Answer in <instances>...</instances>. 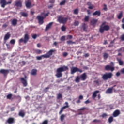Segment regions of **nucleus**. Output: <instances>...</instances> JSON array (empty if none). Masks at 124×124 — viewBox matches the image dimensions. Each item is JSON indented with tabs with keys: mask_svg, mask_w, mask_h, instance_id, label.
<instances>
[{
	"mask_svg": "<svg viewBox=\"0 0 124 124\" xmlns=\"http://www.w3.org/2000/svg\"><path fill=\"white\" fill-rule=\"evenodd\" d=\"M66 70H68V67L66 66H63V67L58 68L56 70L57 73L55 75V76L58 78L62 77V72L66 71Z\"/></svg>",
	"mask_w": 124,
	"mask_h": 124,
	"instance_id": "f257e3e1",
	"label": "nucleus"
},
{
	"mask_svg": "<svg viewBox=\"0 0 124 124\" xmlns=\"http://www.w3.org/2000/svg\"><path fill=\"white\" fill-rule=\"evenodd\" d=\"M29 40H30V36L28 33H26L24 35V38H20L18 42L19 44H21V43H23L24 44H27V43H28V41H29Z\"/></svg>",
	"mask_w": 124,
	"mask_h": 124,
	"instance_id": "f03ea898",
	"label": "nucleus"
},
{
	"mask_svg": "<svg viewBox=\"0 0 124 124\" xmlns=\"http://www.w3.org/2000/svg\"><path fill=\"white\" fill-rule=\"evenodd\" d=\"M68 20V18L63 17L61 15L58 16L57 21L60 24H65Z\"/></svg>",
	"mask_w": 124,
	"mask_h": 124,
	"instance_id": "7ed1b4c3",
	"label": "nucleus"
},
{
	"mask_svg": "<svg viewBox=\"0 0 124 124\" xmlns=\"http://www.w3.org/2000/svg\"><path fill=\"white\" fill-rule=\"evenodd\" d=\"M112 76V73H106L102 75V78L104 81H107L108 79H111Z\"/></svg>",
	"mask_w": 124,
	"mask_h": 124,
	"instance_id": "20e7f679",
	"label": "nucleus"
},
{
	"mask_svg": "<svg viewBox=\"0 0 124 124\" xmlns=\"http://www.w3.org/2000/svg\"><path fill=\"white\" fill-rule=\"evenodd\" d=\"M110 30V26L108 25H106L103 26H100L99 32L100 33H103L104 32V31H108Z\"/></svg>",
	"mask_w": 124,
	"mask_h": 124,
	"instance_id": "39448f33",
	"label": "nucleus"
},
{
	"mask_svg": "<svg viewBox=\"0 0 124 124\" xmlns=\"http://www.w3.org/2000/svg\"><path fill=\"white\" fill-rule=\"evenodd\" d=\"M20 80L23 84L24 87H27L28 86V81H27V76L25 75L24 78H20Z\"/></svg>",
	"mask_w": 124,
	"mask_h": 124,
	"instance_id": "423d86ee",
	"label": "nucleus"
},
{
	"mask_svg": "<svg viewBox=\"0 0 124 124\" xmlns=\"http://www.w3.org/2000/svg\"><path fill=\"white\" fill-rule=\"evenodd\" d=\"M12 2V1L6 2V0H0V3L1 4V7H2L3 8H4L6 5H7V4H11Z\"/></svg>",
	"mask_w": 124,
	"mask_h": 124,
	"instance_id": "0eeeda50",
	"label": "nucleus"
},
{
	"mask_svg": "<svg viewBox=\"0 0 124 124\" xmlns=\"http://www.w3.org/2000/svg\"><path fill=\"white\" fill-rule=\"evenodd\" d=\"M77 72H80V73H82V72H83V70L79 69L78 67H73L71 69V74H74V73H75Z\"/></svg>",
	"mask_w": 124,
	"mask_h": 124,
	"instance_id": "6e6552de",
	"label": "nucleus"
},
{
	"mask_svg": "<svg viewBox=\"0 0 124 124\" xmlns=\"http://www.w3.org/2000/svg\"><path fill=\"white\" fill-rule=\"evenodd\" d=\"M65 105L63 106V107L61 108V110L59 112V115L62 114V113L63 112V110H64V109H66V108H69V105H68V102H66L64 103Z\"/></svg>",
	"mask_w": 124,
	"mask_h": 124,
	"instance_id": "1a4fd4ad",
	"label": "nucleus"
},
{
	"mask_svg": "<svg viewBox=\"0 0 124 124\" xmlns=\"http://www.w3.org/2000/svg\"><path fill=\"white\" fill-rule=\"evenodd\" d=\"M55 50L54 49H50L46 54H45V56L46 57V59H47L48 58H50L52 55H53V53L55 52Z\"/></svg>",
	"mask_w": 124,
	"mask_h": 124,
	"instance_id": "9d476101",
	"label": "nucleus"
},
{
	"mask_svg": "<svg viewBox=\"0 0 124 124\" xmlns=\"http://www.w3.org/2000/svg\"><path fill=\"white\" fill-rule=\"evenodd\" d=\"M105 69L107 71H109V70H110L111 72H113V71L115 70V68L114 67H112V66L110 65H107L105 66Z\"/></svg>",
	"mask_w": 124,
	"mask_h": 124,
	"instance_id": "9b49d317",
	"label": "nucleus"
},
{
	"mask_svg": "<svg viewBox=\"0 0 124 124\" xmlns=\"http://www.w3.org/2000/svg\"><path fill=\"white\" fill-rule=\"evenodd\" d=\"M37 19L38 20V23L39 25H42L44 22L43 20H44V17L43 16H38L37 17Z\"/></svg>",
	"mask_w": 124,
	"mask_h": 124,
	"instance_id": "f8f14e48",
	"label": "nucleus"
},
{
	"mask_svg": "<svg viewBox=\"0 0 124 124\" xmlns=\"http://www.w3.org/2000/svg\"><path fill=\"white\" fill-rule=\"evenodd\" d=\"M98 21V20L93 18L90 21V25H91V26H93V27H95L96 25V23H97Z\"/></svg>",
	"mask_w": 124,
	"mask_h": 124,
	"instance_id": "ddd939ff",
	"label": "nucleus"
},
{
	"mask_svg": "<svg viewBox=\"0 0 124 124\" xmlns=\"http://www.w3.org/2000/svg\"><path fill=\"white\" fill-rule=\"evenodd\" d=\"M0 73L3 74L4 76H6L9 73V70L2 69L0 70Z\"/></svg>",
	"mask_w": 124,
	"mask_h": 124,
	"instance_id": "4468645a",
	"label": "nucleus"
},
{
	"mask_svg": "<svg viewBox=\"0 0 124 124\" xmlns=\"http://www.w3.org/2000/svg\"><path fill=\"white\" fill-rule=\"evenodd\" d=\"M81 29L83 30L84 31H87L88 30V25L86 24L85 23H82Z\"/></svg>",
	"mask_w": 124,
	"mask_h": 124,
	"instance_id": "2eb2a0df",
	"label": "nucleus"
},
{
	"mask_svg": "<svg viewBox=\"0 0 124 124\" xmlns=\"http://www.w3.org/2000/svg\"><path fill=\"white\" fill-rule=\"evenodd\" d=\"M17 23H18V20L16 18H14L11 21V24L14 27H16V26H17Z\"/></svg>",
	"mask_w": 124,
	"mask_h": 124,
	"instance_id": "dca6fc26",
	"label": "nucleus"
},
{
	"mask_svg": "<svg viewBox=\"0 0 124 124\" xmlns=\"http://www.w3.org/2000/svg\"><path fill=\"white\" fill-rule=\"evenodd\" d=\"M80 77L82 81H86V79H87V73H84L82 74Z\"/></svg>",
	"mask_w": 124,
	"mask_h": 124,
	"instance_id": "f3484780",
	"label": "nucleus"
},
{
	"mask_svg": "<svg viewBox=\"0 0 124 124\" xmlns=\"http://www.w3.org/2000/svg\"><path fill=\"white\" fill-rule=\"evenodd\" d=\"M101 15V12L100 11H96L93 14V16H97L98 17H99Z\"/></svg>",
	"mask_w": 124,
	"mask_h": 124,
	"instance_id": "a211bd4d",
	"label": "nucleus"
},
{
	"mask_svg": "<svg viewBox=\"0 0 124 124\" xmlns=\"http://www.w3.org/2000/svg\"><path fill=\"white\" fill-rule=\"evenodd\" d=\"M26 115L25 111L23 110H20L19 112L18 113V116L19 117H21L22 118H24Z\"/></svg>",
	"mask_w": 124,
	"mask_h": 124,
	"instance_id": "6ab92c4d",
	"label": "nucleus"
},
{
	"mask_svg": "<svg viewBox=\"0 0 124 124\" xmlns=\"http://www.w3.org/2000/svg\"><path fill=\"white\" fill-rule=\"evenodd\" d=\"M53 22H50L48 24H47V25L46 27L45 31H47L48 30H49V29H51V28H52V26H53Z\"/></svg>",
	"mask_w": 124,
	"mask_h": 124,
	"instance_id": "aec40b11",
	"label": "nucleus"
},
{
	"mask_svg": "<svg viewBox=\"0 0 124 124\" xmlns=\"http://www.w3.org/2000/svg\"><path fill=\"white\" fill-rule=\"evenodd\" d=\"M31 75H32L33 76H35V75H37V70L36 69H33L31 70Z\"/></svg>",
	"mask_w": 124,
	"mask_h": 124,
	"instance_id": "412c9836",
	"label": "nucleus"
},
{
	"mask_svg": "<svg viewBox=\"0 0 124 124\" xmlns=\"http://www.w3.org/2000/svg\"><path fill=\"white\" fill-rule=\"evenodd\" d=\"M86 4L89 6L88 7L89 9H93L94 6H93V5L92 4V2H88Z\"/></svg>",
	"mask_w": 124,
	"mask_h": 124,
	"instance_id": "4be33fe9",
	"label": "nucleus"
},
{
	"mask_svg": "<svg viewBox=\"0 0 124 124\" xmlns=\"http://www.w3.org/2000/svg\"><path fill=\"white\" fill-rule=\"evenodd\" d=\"M106 93L109 94L113 93V87L108 89L106 91Z\"/></svg>",
	"mask_w": 124,
	"mask_h": 124,
	"instance_id": "5701e85b",
	"label": "nucleus"
},
{
	"mask_svg": "<svg viewBox=\"0 0 124 124\" xmlns=\"http://www.w3.org/2000/svg\"><path fill=\"white\" fill-rule=\"evenodd\" d=\"M120 114H121L120 110H116L113 112V117L116 118V117H118V116H119V115H120Z\"/></svg>",
	"mask_w": 124,
	"mask_h": 124,
	"instance_id": "b1692460",
	"label": "nucleus"
},
{
	"mask_svg": "<svg viewBox=\"0 0 124 124\" xmlns=\"http://www.w3.org/2000/svg\"><path fill=\"white\" fill-rule=\"evenodd\" d=\"M10 33L7 32L6 34L5 35V36L4 37V40H5V41H6V40H8V39L10 38Z\"/></svg>",
	"mask_w": 124,
	"mask_h": 124,
	"instance_id": "393cba45",
	"label": "nucleus"
},
{
	"mask_svg": "<svg viewBox=\"0 0 124 124\" xmlns=\"http://www.w3.org/2000/svg\"><path fill=\"white\" fill-rule=\"evenodd\" d=\"M99 93V91L98 90H96L95 91L93 95H92V97L93 99H94V98H95V97H96V96H97V93Z\"/></svg>",
	"mask_w": 124,
	"mask_h": 124,
	"instance_id": "a878e982",
	"label": "nucleus"
},
{
	"mask_svg": "<svg viewBox=\"0 0 124 124\" xmlns=\"http://www.w3.org/2000/svg\"><path fill=\"white\" fill-rule=\"evenodd\" d=\"M25 5L27 8H30L31 6V3L28 0L25 1Z\"/></svg>",
	"mask_w": 124,
	"mask_h": 124,
	"instance_id": "bb28decb",
	"label": "nucleus"
},
{
	"mask_svg": "<svg viewBox=\"0 0 124 124\" xmlns=\"http://www.w3.org/2000/svg\"><path fill=\"white\" fill-rule=\"evenodd\" d=\"M7 122L8 124H13L14 123V122H15L14 118L12 117H10L7 120Z\"/></svg>",
	"mask_w": 124,
	"mask_h": 124,
	"instance_id": "cd10ccee",
	"label": "nucleus"
},
{
	"mask_svg": "<svg viewBox=\"0 0 124 124\" xmlns=\"http://www.w3.org/2000/svg\"><path fill=\"white\" fill-rule=\"evenodd\" d=\"M16 6H17V7H22V1L21 0H18L16 2Z\"/></svg>",
	"mask_w": 124,
	"mask_h": 124,
	"instance_id": "c85d7f7f",
	"label": "nucleus"
},
{
	"mask_svg": "<svg viewBox=\"0 0 124 124\" xmlns=\"http://www.w3.org/2000/svg\"><path fill=\"white\" fill-rule=\"evenodd\" d=\"M42 58H46V57H45V55H42L40 56H37L36 57V60H38V61H40L41 60H42Z\"/></svg>",
	"mask_w": 124,
	"mask_h": 124,
	"instance_id": "c756f323",
	"label": "nucleus"
},
{
	"mask_svg": "<svg viewBox=\"0 0 124 124\" xmlns=\"http://www.w3.org/2000/svg\"><path fill=\"white\" fill-rule=\"evenodd\" d=\"M65 117H66V116L65 115V114L61 115V116H60V121H61V122H63Z\"/></svg>",
	"mask_w": 124,
	"mask_h": 124,
	"instance_id": "7c9ffc66",
	"label": "nucleus"
},
{
	"mask_svg": "<svg viewBox=\"0 0 124 124\" xmlns=\"http://www.w3.org/2000/svg\"><path fill=\"white\" fill-rule=\"evenodd\" d=\"M123 17V11H121L120 14L117 16V18L119 20H121Z\"/></svg>",
	"mask_w": 124,
	"mask_h": 124,
	"instance_id": "2f4dec72",
	"label": "nucleus"
},
{
	"mask_svg": "<svg viewBox=\"0 0 124 124\" xmlns=\"http://www.w3.org/2000/svg\"><path fill=\"white\" fill-rule=\"evenodd\" d=\"M80 76H77L76 77V79L75 80L76 83H79L80 82Z\"/></svg>",
	"mask_w": 124,
	"mask_h": 124,
	"instance_id": "473e14b6",
	"label": "nucleus"
},
{
	"mask_svg": "<svg viewBox=\"0 0 124 124\" xmlns=\"http://www.w3.org/2000/svg\"><path fill=\"white\" fill-rule=\"evenodd\" d=\"M113 121H114V118H113L112 116H110L109 118H108V123L109 124H111L112 122H113Z\"/></svg>",
	"mask_w": 124,
	"mask_h": 124,
	"instance_id": "72a5a7b5",
	"label": "nucleus"
},
{
	"mask_svg": "<svg viewBox=\"0 0 124 124\" xmlns=\"http://www.w3.org/2000/svg\"><path fill=\"white\" fill-rule=\"evenodd\" d=\"M35 52L36 54H37L38 55H39L42 53V51L40 49H36L35 50Z\"/></svg>",
	"mask_w": 124,
	"mask_h": 124,
	"instance_id": "f704fd0d",
	"label": "nucleus"
},
{
	"mask_svg": "<svg viewBox=\"0 0 124 124\" xmlns=\"http://www.w3.org/2000/svg\"><path fill=\"white\" fill-rule=\"evenodd\" d=\"M108 57H109V54H108V53H104L103 58L105 60H106V59H107Z\"/></svg>",
	"mask_w": 124,
	"mask_h": 124,
	"instance_id": "c9c22d12",
	"label": "nucleus"
},
{
	"mask_svg": "<svg viewBox=\"0 0 124 124\" xmlns=\"http://www.w3.org/2000/svg\"><path fill=\"white\" fill-rule=\"evenodd\" d=\"M66 2H67L66 0H64L60 3L59 5H61V6L64 5V4L66 3Z\"/></svg>",
	"mask_w": 124,
	"mask_h": 124,
	"instance_id": "e433bc0d",
	"label": "nucleus"
},
{
	"mask_svg": "<svg viewBox=\"0 0 124 124\" xmlns=\"http://www.w3.org/2000/svg\"><path fill=\"white\" fill-rule=\"evenodd\" d=\"M20 13L23 17H28V13L25 12H21Z\"/></svg>",
	"mask_w": 124,
	"mask_h": 124,
	"instance_id": "4c0bfd02",
	"label": "nucleus"
},
{
	"mask_svg": "<svg viewBox=\"0 0 124 124\" xmlns=\"http://www.w3.org/2000/svg\"><path fill=\"white\" fill-rule=\"evenodd\" d=\"M100 82H101V81H100V80L98 79L97 80H95L94 81V83H95V84H96V85H97V86H99V83H100Z\"/></svg>",
	"mask_w": 124,
	"mask_h": 124,
	"instance_id": "58836bf2",
	"label": "nucleus"
},
{
	"mask_svg": "<svg viewBox=\"0 0 124 124\" xmlns=\"http://www.w3.org/2000/svg\"><path fill=\"white\" fill-rule=\"evenodd\" d=\"M79 13V9H76L74 10V14H75L76 15H77Z\"/></svg>",
	"mask_w": 124,
	"mask_h": 124,
	"instance_id": "ea45409f",
	"label": "nucleus"
},
{
	"mask_svg": "<svg viewBox=\"0 0 124 124\" xmlns=\"http://www.w3.org/2000/svg\"><path fill=\"white\" fill-rule=\"evenodd\" d=\"M90 19L89 16H86L84 18V22H89V20Z\"/></svg>",
	"mask_w": 124,
	"mask_h": 124,
	"instance_id": "a19ab883",
	"label": "nucleus"
},
{
	"mask_svg": "<svg viewBox=\"0 0 124 124\" xmlns=\"http://www.w3.org/2000/svg\"><path fill=\"white\" fill-rule=\"evenodd\" d=\"M67 44L70 45V44H75V42H73L71 40H69L67 41Z\"/></svg>",
	"mask_w": 124,
	"mask_h": 124,
	"instance_id": "79ce46f5",
	"label": "nucleus"
},
{
	"mask_svg": "<svg viewBox=\"0 0 124 124\" xmlns=\"http://www.w3.org/2000/svg\"><path fill=\"white\" fill-rule=\"evenodd\" d=\"M118 62L119 63V65H123L124 64V62H123L121 59L118 60Z\"/></svg>",
	"mask_w": 124,
	"mask_h": 124,
	"instance_id": "37998d69",
	"label": "nucleus"
},
{
	"mask_svg": "<svg viewBox=\"0 0 124 124\" xmlns=\"http://www.w3.org/2000/svg\"><path fill=\"white\" fill-rule=\"evenodd\" d=\"M74 26H75V27H76L77 26H79V21H75V22L74 23Z\"/></svg>",
	"mask_w": 124,
	"mask_h": 124,
	"instance_id": "c03bdc74",
	"label": "nucleus"
},
{
	"mask_svg": "<svg viewBox=\"0 0 124 124\" xmlns=\"http://www.w3.org/2000/svg\"><path fill=\"white\" fill-rule=\"evenodd\" d=\"M61 30L62 31H66V27H65L64 26H62L61 27Z\"/></svg>",
	"mask_w": 124,
	"mask_h": 124,
	"instance_id": "a18cd8bd",
	"label": "nucleus"
},
{
	"mask_svg": "<svg viewBox=\"0 0 124 124\" xmlns=\"http://www.w3.org/2000/svg\"><path fill=\"white\" fill-rule=\"evenodd\" d=\"M73 38V36L72 35H68L67 36V39H72Z\"/></svg>",
	"mask_w": 124,
	"mask_h": 124,
	"instance_id": "49530a36",
	"label": "nucleus"
},
{
	"mask_svg": "<svg viewBox=\"0 0 124 124\" xmlns=\"http://www.w3.org/2000/svg\"><path fill=\"white\" fill-rule=\"evenodd\" d=\"M12 97V94H9L7 95V99H11Z\"/></svg>",
	"mask_w": 124,
	"mask_h": 124,
	"instance_id": "de8ad7c7",
	"label": "nucleus"
},
{
	"mask_svg": "<svg viewBox=\"0 0 124 124\" xmlns=\"http://www.w3.org/2000/svg\"><path fill=\"white\" fill-rule=\"evenodd\" d=\"M60 98H62V94H58L57 96V99H60Z\"/></svg>",
	"mask_w": 124,
	"mask_h": 124,
	"instance_id": "09e8293b",
	"label": "nucleus"
},
{
	"mask_svg": "<svg viewBox=\"0 0 124 124\" xmlns=\"http://www.w3.org/2000/svg\"><path fill=\"white\" fill-rule=\"evenodd\" d=\"M48 120H46L45 121H44L42 123H41L40 124H48Z\"/></svg>",
	"mask_w": 124,
	"mask_h": 124,
	"instance_id": "8fccbe9b",
	"label": "nucleus"
},
{
	"mask_svg": "<svg viewBox=\"0 0 124 124\" xmlns=\"http://www.w3.org/2000/svg\"><path fill=\"white\" fill-rule=\"evenodd\" d=\"M103 10L105 11H107V5L106 4H104Z\"/></svg>",
	"mask_w": 124,
	"mask_h": 124,
	"instance_id": "3c124183",
	"label": "nucleus"
},
{
	"mask_svg": "<svg viewBox=\"0 0 124 124\" xmlns=\"http://www.w3.org/2000/svg\"><path fill=\"white\" fill-rule=\"evenodd\" d=\"M10 43H11V44H15V40L14 39L11 40Z\"/></svg>",
	"mask_w": 124,
	"mask_h": 124,
	"instance_id": "603ef678",
	"label": "nucleus"
},
{
	"mask_svg": "<svg viewBox=\"0 0 124 124\" xmlns=\"http://www.w3.org/2000/svg\"><path fill=\"white\" fill-rule=\"evenodd\" d=\"M61 41H64V40H65V36H62V37H61Z\"/></svg>",
	"mask_w": 124,
	"mask_h": 124,
	"instance_id": "864d4df0",
	"label": "nucleus"
},
{
	"mask_svg": "<svg viewBox=\"0 0 124 124\" xmlns=\"http://www.w3.org/2000/svg\"><path fill=\"white\" fill-rule=\"evenodd\" d=\"M120 39L122 41H124V34H123L120 37Z\"/></svg>",
	"mask_w": 124,
	"mask_h": 124,
	"instance_id": "5fc2aeb1",
	"label": "nucleus"
},
{
	"mask_svg": "<svg viewBox=\"0 0 124 124\" xmlns=\"http://www.w3.org/2000/svg\"><path fill=\"white\" fill-rule=\"evenodd\" d=\"M32 37V38H33V39H36V37H37V35L36 34H33Z\"/></svg>",
	"mask_w": 124,
	"mask_h": 124,
	"instance_id": "6e6d98bb",
	"label": "nucleus"
},
{
	"mask_svg": "<svg viewBox=\"0 0 124 124\" xmlns=\"http://www.w3.org/2000/svg\"><path fill=\"white\" fill-rule=\"evenodd\" d=\"M96 122H97V123H100V120L94 119V120H93V123H96Z\"/></svg>",
	"mask_w": 124,
	"mask_h": 124,
	"instance_id": "4d7b16f0",
	"label": "nucleus"
},
{
	"mask_svg": "<svg viewBox=\"0 0 124 124\" xmlns=\"http://www.w3.org/2000/svg\"><path fill=\"white\" fill-rule=\"evenodd\" d=\"M84 99V96H83V95H80L79 96L78 99L82 100V99Z\"/></svg>",
	"mask_w": 124,
	"mask_h": 124,
	"instance_id": "13d9d810",
	"label": "nucleus"
},
{
	"mask_svg": "<svg viewBox=\"0 0 124 124\" xmlns=\"http://www.w3.org/2000/svg\"><path fill=\"white\" fill-rule=\"evenodd\" d=\"M107 114L106 113H103L102 115H101V117L102 118H105V117H107Z\"/></svg>",
	"mask_w": 124,
	"mask_h": 124,
	"instance_id": "bf43d9fd",
	"label": "nucleus"
},
{
	"mask_svg": "<svg viewBox=\"0 0 124 124\" xmlns=\"http://www.w3.org/2000/svg\"><path fill=\"white\" fill-rule=\"evenodd\" d=\"M13 111H15V107L11 108V112H13Z\"/></svg>",
	"mask_w": 124,
	"mask_h": 124,
	"instance_id": "052dcab7",
	"label": "nucleus"
},
{
	"mask_svg": "<svg viewBox=\"0 0 124 124\" xmlns=\"http://www.w3.org/2000/svg\"><path fill=\"white\" fill-rule=\"evenodd\" d=\"M68 55V53L67 52H64L63 53V57H66Z\"/></svg>",
	"mask_w": 124,
	"mask_h": 124,
	"instance_id": "680f3d73",
	"label": "nucleus"
},
{
	"mask_svg": "<svg viewBox=\"0 0 124 124\" xmlns=\"http://www.w3.org/2000/svg\"><path fill=\"white\" fill-rule=\"evenodd\" d=\"M53 6H54L53 4H50L48 6V8L50 9L53 8Z\"/></svg>",
	"mask_w": 124,
	"mask_h": 124,
	"instance_id": "e2e57ef3",
	"label": "nucleus"
},
{
	"mask_svg": "<svg viewBox=\"0 0 124 124\" xmlns=\"http://www.w3.org/2000/svg\"><path fill=\"white\" fill-rule=\"evenodd\" d=\"M116 76H117V77H119V76L121 75V73H120V72H118L117 73H116Z\"/></svg>",
	"mask_w": 124,
	"mask_h": 124,
	"instance_id": "0e129e2a",
	"label": "nucleus"
},
{
	"mask_svg": "<svg viewBox=\"0 0 124 124\" xmlns=\"http://www.w3.org/2000/svg\"><path fill=\"white\" fill-rule=\"evenodd\" d=\"M21 63L23 65H26V61H22Z\"/></svg>",
	"mask_w": 124,
	"mask_h": 124,
	"instance_id": "69168bd1",
	"label": "nucleus"
},
{
	"mask_svg": "<svg viewBox=\"0 0 124 124\" xmlns=\"http://www.w3.org/2000/svg\"><path fill=\"white\" fill-rule=\"evenodd\" d=\"M50 3H55V0H49Z\"/></svg>",
	"mask_w": 124,
	"mask_h": 124,
	"instance_id": "338daca9",
	"label": "nucleus"
},
{
	"mask_svg": "<svg viewBox=\"0 0 124 124\" xmlns=\"http://www.w3.org/2000/svg\"><path fill=\"white\" fill-rule=\"evenodd\" d=\"M121 72L123 74H124V68L121 70Z\"/></svg>",
	"mask_w": 124,
	"mask_h": 124,
	"instance_id": "774afa93",
	"label": "nucleus"
}]
</instances>
